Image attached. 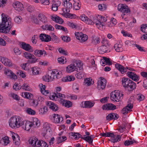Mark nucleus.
Returning <instances> with one entry per match:
<instances>
[{"mask_svg":"<svg viewBox=\"0 0 147 147\" xmlns=\"http://www.w3.org/2000/svg\"><path fill=\"white\" fill-rule=\"evenodd\" d=\"M13 5L15 9L18 11H22L24 8L23 5L19 1L15 2Z\"/></svg>","mask_w":147,"mask_h":147,"instance_id":"15","label":"nucleus"},{"mask_svg":"<svg viewBox=\"0 0 147 147\" xmlns=\"http://www.w3.org/2000/svg\"><path fill=\"white\" fill-rule=\"evenodd\" d=\"M11 96L16 100H19L20 98L18 96L14 93H11Z\"/></svg>","mask_w":147,"mask_h":147,"instance_id":"64","label":"nucleus"},{"mask_svg":"<svg viewBox=\"0 0 147 147\" xmlns=\"http://www.w3.org/2000/svg\"><path fill=\"white\" fill-rule=\"evenodd\" d=\"M75 35L76 36V38L77 39L81 40L82 42H85L88 39V36L81 32H76L75 33Z\"/></svg>","mask_w":147,"mask_h":147,"instance_id":"9","label":"nucleus"},{"mask_svg":"<svg viewBox=\"0 0 147 147\" xmlns=\"http://www.w3.org/2000/svg\"><path fill=\"white\" fill-rule=\"evenodd\" d=\"M40 144L41 147H48V145L47 144V143L42 140H40Z\"/></svg>","mask_w":147,"mask_h":147,"instance_id":"63","label":"nucleus"},{"mask_svg":"<svg viewBox=\"0 0 147 147\" xmlns=\"http://www.w3.org/2000/svg\"><path fill=\"white\" fill-rule=\"evenodd\" d=\"M70 135L72 136L75 137L76 140H78L79 138L82 139L83 137L79 133H75L71 132L70 133Z\"/></svg>","mask_w":147,"mask_h":147,"instance_id":"32","label":"nucleus"},{"mask_svg":"<svg viewBox=\"0 0 147 147\" xmlns=\"http://www.w3.org/2000/svg\"><path fill=\"white\" fill-rule=\"evenodd\" d=\"M62 9L63 13L62 14L66 18L68 17L70 18H73L72 16L74 15L73 14L69 13H68L69 12H65V11L64 10V9L63 8Z\"/></svg>","mask_w":147,"mask_h":147,"instance_id":"41","label":"nucleus"},{"mask_svg":"<svg viewBox=\"0 0 147 147\" xmlns=\"http://www.w3.org/2000/svg\"><path fill=\"white\" fill-rule=\"evenodd\" d=\"M85 135H84V137L82 138V139L85 140L87 142H88L89 144H91L92 142V140L91 139L90 136H88L86 137H85Z\"/></svg>","mask_w":147,"mask_h":147,"instance_id":"42","label":"nucleus"},{"mask_svg":"<svg viewBox=\"0 0 147 147\" xmlns=\"http://www.w3.org/2000/svg\"><path fill=\"white\" fill-rule=\"evenodd\" d=\"M98 9L99 10L103 11L106 9V6L105 4H99L98 5Z\"/></svg>","mask_w":147,"mask_h":147,"instance_id":"52","label":"nucleus"},{"mask_svg":"<svg viewBox=\"0 0 147 147\" xmlns=\"http://www.w3.org/2000/svg\"><path fill=\"white\" fill-rule=\"evenodd\" d=\"M92 22H93L92 25H93L94 24H95L96 26L100 30L101 29V27H102L104 26V24H102V23L100 21V19L99 20L96 19H94Z\"/></svg>","mask_w":147,"mask_h":147,"instance_id":"23","label":"nucleus"},{"mask_svg":"<svg viewBox=\"0 0 147 147\" xmlns=\"http://www.w3.org/2000/svg\"><path fill=\"white\" fill-rule=\"evenodd\" d=\"M22 17L20 16H16L14 19L15 22L18 24H20L22 22Z\"/></svg>","mask_w":147,"mask_h":147,"instance_id":"46","label":"nucleus"},{"mask_svg":"<svg viewBox=\"0 0 147 147\" xmlns=\"http://www.w3.org/2000/svg\"><path fill=\"white\" fill-rule=\"evenodd\" d=\"M24 57L29 60L28 62L29 63H34L37 61L38 59L34 55L28 52H25L24 53Z\"/></svg>","mask_w":147,"mask_h":147,"instance_id":"5","label":"nucleus"},{"mask_svg":"<svg viewBox=\"0 0 147 147\" xmlns=\"http://www.w3.org/2000/svg\"><path fill=\"white\" fill-rule=\"evenodd\" d=\"M38 18L42 23V24H46L48 22L47 17L42 13H40L38 14Z\"/></svg>","mask_w":147,"mask_h":147,"instance_id":"17","label":"nucleus"},{"mask_svg":"<svg viewBox=\"0 0 147 147\" xmlns=\"http://www.w3.org/2000/svg\"><path fill=\"white\" fill-rule=\"evenodd\" d=\"M131 81V80L127 78H122L121 82L123 87L125 89Z\"/></svg>","mask_w":147,"mask_h":147,"instance_id":"24","label":"nucleus"},{"mask_svg":"<svg viewBox=\"0 0 147 147\" xmlns=\"http://www.w3.org/2000/svg\"><path fill=\"white\" fill-rule=\"evenodd\" d=\"M43 127L42 134L43 136H45L47 134L50 133L51 129L50 127V125L47 123H44L43 125Z\"/></svg>","mask_w":147,"mask_h":147,"instance_id":"12","label":"nucleus"},{"mask_svg":"<svg viewBox=\"0 0 147 147\" xmlns=\"http://www.w3.org/2000/svg\"><path fill=\"white\" fill-rule=\"evenodd\" d=\"M145 97L141 94H138L137 95V99L139 101H141L144 99Z\"/></svg>","mask_w":147,"mask_h":147,"instance_id":"49","label":"nucleus"},{"mask_svg":"<svg viewBox=\"0 0 147 147\" xmlns=\"http://www.w3.org/2000/svg\"><path fill=\"white\" fill-rule=\"evenodd\" d=\"M32 74L33 75H36L38 74L39 71L38 69L36 67H33L31 68Z\"/></svg>","mask_w":147,"mask_h":147,"instance_id":"47","label":"nucleus"},{"mask_svg":"<svg viewBox=\"0 0 147 147\" xmlns=\"http://www.w3.org/2000/svg\"><path fill=\"white\" fill-rule=\"evenodd\" d=\"M141 31L144 33H147V24H142L141 25Z\"/></svg>","mask_w":147,"mask_h":147,"instance_id":"40","label":"nucleus"},{"mask_svg":"<svg viewBox=\"0 0 147 147\" xmlns=\"http://www.w3.org/2000/svg\"><path fill=\"white\" fill-rule=\"evenodd\" d=\"M24 98L29 99H31L33 97V95L31 93L27 92L24 93Z\"/></svg>","mask_w":147,"mask_h":147,"instance_id":"43","label":"nucleus"},{"mask_svg":"<svg viewBox=\"0 0 147 147\" xmlns=\"http://www.w3.org/2000/svg\"><path fill=\"white\" fill-rule=\"evenodd\" d=\"M94 105L93 103L90 101H85V107L87 108H91Z\"/></svg>","mask_w":147,"mask_h":147,"instance_id":"45","label":"nucleus"},{"mask_svg":"<svg viewBox=\"0 0 147 147\" xmlns=\"http://www.w3.org/2000/svg\"><path fill=\"white\" fill-rule=\"evenodd\" d=\"M133 107L132 104L131 103L128 104L123 109L121 113L124 115L127 114L128 113V111L130 110V109H131Z\"/></svg>","mask_w":147,"mask_h":147,"instance_id":"21","label":"nucleus"},{"mask_svg":"<svg viewBox=\"0 0 147 147\" xmlns=\"http://www.w3.org/2000/svg\"><path fill=\"white\" fill-rule=\"evenodd\" d=\"M84 83L87 84L88 86H90L93 84V81L90 78H87L84 80Z\"/></svg>","mask_w":147,"mask_h":147,"instance_id":"39","label":"nucleus"},{"mask_svg":"<svg viewBox=\"0 0 147 147\" xmlns=\"http://www.w3.org/2000/svg\"><path fill=\"white\" fill-rule=\"evenodd\" d=\"M52 121L56 123H58L63 121V118L61 115L57 114H54L50 116Z\"/></svg>","mask_w":147,"mask_h":147,"instance_id":"8","label":"nucleus"},{"mask_svg":"<svg viewBox=\"0 0 147 147\" xmlns=\"http://www.w3.org/2000/svg\"><path fill=\"white\" fill-rule=\"evenodd\" d=\"M42 79L44 81L49 82L53 80L51 76H49V75H46L42 77Z\"/></svg>","mask_w":147,"mask_h":147,"instance_id":"37","label":"nucleus"},{"mask_svg":"<svg viewBox=\"0 0 147 147\" xmlns=\"http://www.w3.org/2000/svg\"><path fill=\"white\" fill-rule=\"evenodd\" d=\"M51 39H52L51 40L55 43H57L59 42V38H57L55 35H54Z\"/></svg>","mask_w":147,"mask_h":147,"instance_id":"60","label":"nucleus"},{"mask_svg":"<svg viewBox=\"0 0 147 147\" xmlns=\"http://www.w3.org/2000/svg\"><path fill=\"white\" fill-rule=\"evenodd\" d=\"M117 9L119 11L122 13L123 15L130 12V10L128 6L126 4H121L118 5Z\"/></svg>","mask_w":147,"mask_h":147,"instance_id":"6","label":"nucleus"},{"mask_svg":"<svg viewBox=\"0 0 147 147\" xmlns=\"http://www.w3.org/2000/svg\"><path fill=\"white\" fill-rule=\"evenodd\" d=\"M57 96L58 97V98H59L60 99V100L61 99H63V98H65V96L64 94H62L59 93L57 92Z\"/></svg>","mask_w":147,"mask_h":147,"instance_id":"58","label":"nucleus"},{"mask_svg":"<svg viewBox=\"0 0 147 147\" xmlns=\"http://www.w3.org/2000/svg\"><path fill=\"white\" fill-rule=\"evenodd\" d=\"M12 72L10 70L8 69L5 70L4 71L5 74L7 75V76L10 77L11 75Z\"/></svg>","mask_w":147,"mask_h":147,"instance_id":"57","label":"nucleus"},{"mask_svg":"<svg viewBox=\"0 0 147 147\" xmlns=\"http://www.w3.org/2000/svg\"><path fill=\"white\" fill-rule=\"evenodd\" d=\"M106 80L104 78H101L100 81H98L97 83V87L98 90H103L105 87Z\"/></svg>","mask_w":147,"mask_h":147,"instance_id":"10","label":"nucleus"},{"mask_svg":"<svg viewBox=\"0 0 147 147\" xmlns=\"http://www.w3.org/2000/svg\"><path fill=\"white\" fill-rule=\"evenodd\" d=\"M58 62L60 63L64 64L67 62V60L66 58L64 57H61L59 58L58 59Z\"/></svg>","mask_w":147,"mask_h":147,"instance_id":"44","label":"nucleus"},{"mask_svg":"<svg viewBox=\"0 0 147 147\" xmlns=\"http://www.w3.org/2000/svg\"><path fill=\"white\" fill-rule=\"evenodd\" d=\"M103 61H105L108 65H110L112 64V63L110 61L109 58L105 57H103Z\"/></svg>","mask_w":147,"mask_h":147,"instance_id":"48","label":"nucleus"},{"mask_svg":"<svg viewBox=\"0 0 147 147\" xmlns=\"http://www.w3.org/2000/svg\"><path fill=\"white\" fill-rule=\"evenodd\" d=\"M115 67L120 71L122 74H123L127 72L126 68L119 63H116L115 65Z\"/></svg>","mask_w":147,"mask_h":147,"instance_id":"22","label":"nucleus"},{"mask_svg":"<svg viewBox=\"0 0 147 147\" xmlns=\"http://www.w3.org/2000/svg\"><path fill=\"white\" fill-rule=\"evenodd\" d=\"M2 23L0 24V32L8 33L13 25L11 18L5 14H1Z\"/></svg>","mask_w":147,"mask_h":147,"instance_id":"1","label":"nucleus"},{"mask_svg":"<svg viewBox=\"0 0 147 147\" xmlns=\"http://www.w3.org/2000/svg\"><path fill=\"white\" fill-rule=\"evenodd\" d=\"M114 48L117 52H121L123 51L122 46L121 44H116L114 45Z\"/></svg>","mask_w":147,"mask_h":147,"instance_id":"34","label":"nucleus"},{"mask_svg":"<svg viewBox=\"0 0 147 147\" xmlns=\"http://www.w3.org/2000/svg\"><path fill=\"white\" fill-rule=\"evenodd\" d=\"M62 40L66 42H68L70 40V38L67 36H61Z\"/></svg>","mask_w":147,"mask_h":147,"instance_id":"55","label":"nucleus"},{"mask_svg":"<svg viewBox=\"0 0 147 147\" xmlns=\"http://www.w3.org/2000/svg\"><path fill=\"white\" fill-rule=\"evenodd\" d=\"M57 93H52L51 94L50 96V98L52 100H56L58 98V97L57 96Z\"/></svg>","mask_w":147,"mask_h":147,"instance_id":"50","label":"nucleus"},{"mask_svg":"<svg viewBox=\"0 0 147 147\" xmlns=\"http://www.w3.org/2000/svg\"><path fill=\"white\" fill-rule=\"evenodd\" d=\"M136 84L131 80L125 89L127 90L128 91H131L135 89L136 88Z\"/></svg>","mask_w":147,"mask_h":147,"instance_id":"19","label":"nucleus"},{"mask_svg":"<svg viewBox=\"0 0 147 147\" xmlns=\"http://www.w3.org/2000/svg\"><path fill=\"white\" fill-rule=\"evenodd\" d=\"M127 76L132 80L137 82L139 80V77L132 71H128L127 73Z\"/></svg>","mask_w":147,"mask_h":147,"instance_id":"13","label":"nucleus"},{"mask_svg":"<svg viewBox=\"0 0 147 147\" xmlns=\"http://www.w3.org/2000/svg\"><path fill=\"white\" fill-rule=\"evenodd\" d=\"M74 3L73 4L74 8L76 10H78L80 9L81 5L79 3V0H73Z\"/></svg>","mask_w":147,"mask_h":147,"instance_id":"29","label":"nucleus"},{"mask_svg":"<svg viewBox=\"0 0 147 147\" xmlns=\"http://www.w3.org/2000/svg\"><path fill=\"white\" fill-rule=\"evenodd\" d=\"M61 103L65 107L68 108L71 107L72 105V103L71 102L65 100L61 99Z\"/></svg>","mask_w":147,"mask_h":147,"instance_id":"26","label":"nucleus"},{"mask_svg":"<svg viewBox=\"0 0 147 147\" xmlns=\"http://www.w3.org/2000/svg\"><path fill=\"white\" fill-rule=\"evenodd\" d=\"M121 138V136L119 135H118L117 136L114 135V137L111 138L109 140L111 142L115 143L120 141Z\"/></svg>","mask_w":147,"mask_h":147,"instance_id":"25","label":"nucleus"},{"mask_svg":"<svg viewBox=\"0 0 147 147\" xmlns=\"http://www.w3.org/2000/svg\"><path fill=\"white\" fill-rule=\"evenodd\" d=\"M63 3V5L65 7L66 12H69L70 9L72 8V4L73 2V0H62Z\"/></svg>","mask_w":147,"mask_h":147,"instance_id":"7","label":"nucleus"},{"mask_svg":"<svg viewBox=\"0 0 147 147\" xmlns=\"http://www.w3.org/2000/svg\"><path fill=\"white\" fill-rule=\"evenodd\" d=\"M1 141V143H2L4 146H6L9 142V138L7 136L3 137Z\"/></svg>","mask_w":147,"mask_h":147,"instance_id":"31","label":"nucleus"},{"mask_svg":"<svg viewBox=\"0 0 147 147\" xmlns=\"http://www.w3.org/2000/svg\"><path fill=\"white\" fill-rule=\"evenodd\" d=\"M134 142L133 141L126 140L124 142V144L125 146H129L131 144H132Z\"/></svg>","mask_w":147,"mask_h":147,"instance_id":"62","label":"nucleus"},{"mask_svg":"<svg viewBox=\"0 0 147 147\" xmlns=\"http://www.w3.org/2000/svg\"><path fill=\"white\" fill-rule=\"evenodd\" d=\"M22 89L26 91H30L32 90L29 84L26 83H24L22 85Z\"/></svg>","mask_w":147,"mask_h":147,"instance_id":"38","label":"nucleus"},{"mask_svg":"<svg viewBox=\"0 0 147 147\" xmlns=\"http://www.w3.org/2000/svg\"><path fill=\"white\" fill-rule=\"evenodd\" d=\"M100 135L103 137H111V138H112L114 137V134L113 133L109 132L105 133H102L100 134Z\"/></svg>","mask_w":147,"mask_h":147,"instance_id":"33","label":"nucleus"},{"mask_svg":"<svg viewBox=\"0 0 147 147\" xmlns=\"http://www.w3.org/2000/svg\"><path fill=\"white\" fill-rule=\"evenodd\" d=\"M58 72V71L56 69H53L52 71L51 76H52V78L53 79V80L55 79V78Z\"/></svg>","mask_w":147,"mask_h":147,"instance_id":"51","label":"nucleus"},{"mask_svg":"<svg viewBox=\"0 0 147 147\" xmlns=\"http://www.w3.org/2000/svg\"><path fill=\"white\" fill-rule=\"evenodd\" d=\"M102 109L103 110H113L116 109V107L113 104L109 103L103 105L102 106Z\"/></svg>","mask_w":147,"mask_h":147,"instance_id":"14","label":"nucleus"},{"mask_svg":"<svg viewBox=\"0 0 147 147\" xmlns=\"http://www.w3.org/2000/svg\"><path fill=\"white\" fill-rule=\"evenodd\" d=\"M55 22L59 24H61L63 22V21L61 18L57 16Z\"/></svg>","mask_w":147,"mask_h":147,"instance_id":"59","label":"nucleus"},{"mask_svg":"<svg viewBox=\"0 0 147 147\" xmlns=\"http://www.w3.org/2000/svg\"><path fill=\"white\" fill-rule=\"evenodd\" d=\"M101 42L103 45L99 48V51L102 54L107 52L110 49V46L106 40H103Z\"/></svg>","mask_w":147,"mask_h":147,"instance_id":"4","label":"nucleus"},{"mask_svg":"<svg viewBox=\"0 0 147 147\" xmlns=\"http://www.w3.org/2000/svg\"><path fill=\"white\" fill-rule=\"evenodd\" d=\"M46 105L48 106L50 109L54 111H56L58 110V106L52 102H47L46 103Z\"/></svg>","mask_w":147,"mask_h":147,"instance_id":"16","label":"nucleus"},{"mask_svg":"<svg viewBox=\"0 0 147 147\" xmlns=\"http://www.w3.org/2000/svg\"><path fill=\"white\" fill-rule=\"evenodd\" d=\"M58 51L60 53L63 54L65 55H67L68 53L67 51L61 48H60L59 49Z\"/></svg>","mask_w":147,"mask_h":147,"instance_id":"56","label":"nucleus"},{"mask_svg":"<svg viewBox=\"0 0 147 147\" xmlns=\"http://www.w3.org/2000/svg\"><path fill=\"white\" fill-rule=\"evenodd\" d=\"M110 97L111 100L114 101L118 102L119 101V99L117 98L115 91L111 93Z\"/></svg>","mask_w":147,"mask_h":147,"instance_id":"35","label":"nucleus"},{"mask_svg":"<svg viewBox=\"0 0 147 147\" xmlns=\"http://www.w3.org/2000/svg\"><path fill=\"white\" fill-rule=\"evenodd\" d=\"M21 44V47L22 49L28 51H31L30 50L32 49V47L29 44L24 42H22Z\"/></svg>","mask_w":147,"mask_h":147,"instance_id":"20","label":"nucleus"},{"mask_svg":"<svg viewBox=\"0 0 147 147\" xmlns=\"http://www.w3.org/2000/svg\"><path fill=\"white\" fill-rule=\"evenodd\" d=\"M114 113H111L109 114L106 117V119L107 120L110 121L112 119H114Z\"/></svg>","mask_w":147,"mask_h":147,"instance_id":"53","label":"nucleus"},{"mask_svg":"<svg viewBox=\"0 0 147 147\" xmlns=\"http://www.w3.org/2000/svg\"><path fill=\"white\" fill-rule=\"evenodd\" d=\"M82 64L80 61L76 60L73 63L67 66L66 67V71L68 73H71L76 71L82 70Z\"/></svg>","mask_w":147,"mask_h":147,"instance_id":"2","label":"nucleus"},{"mask_svg":"<svg viewBox=\"0 0 147 147\" xmlns=\"http://www.w3.org/2000/svg\"><path fill=\"white\" fill-rule=\"evenodd\" d=\"M27 113L29 114L34 115L35 113V111L30 108H27L26 110Z\"/></svg>","mask_w":147,"mask_h":147,"instance_id":"54","label":"nucleus"},{"mask_svg":"<svg viewBox=\"0 0 147 147\" xmlns=\"http://www.w3.org/2000/svg\"><path fill=\"white\" fill-rule=\"evenodd\" d=\"M22 119L21 117L16 115L13 116L9 120V126L12 128H19L22 125Z\"/></svg>","mask_w":147,"mask_h":147,"instance_id":"3","label":"nucleus"},{"mask_svg":"<svg viewBox=\"0 0 147 147\" xmlns=\"http://www.w3.org/2000/svg\"><path fill=\"white\" fill-rule=\"evenodd\" d=\"M38 139L35 137H32L28 140L29 144L32 145L34 147L36 146V143Z\"/></svg>","mask_w":147,"mask_h":147,"instance_id":"27","label":"nucleus"},{"mask_svg":"<svg viewBox=\"0 0 147 147\" xmlns=\"http://www.w3.org/2000/svg\"><path fill=\"white\" fill-rule=\"evenodd\" d=\"M6 1L7 0H0V7L3 8L4 7Z\"/></svg>","mask_w":147,"mask_h":147,"instance_id":"61","label":"nucleus"},{"mask_svg":"<svg viewBox=\"0 0 147 147\" xmlns=\"http://www.w3.org/2000/svg\"><path fill=\"white\" fill-rule=\"evenodd\" d=\"M22 128L28 131L32 126L31 122L30 121H22Z\"/></svg>","mask_w":147,"mask_h":147,"instance_id":"11","label":"nucleus"},{"mask_svg":"<svg viewBox=\"0 0 147 147\" xmlns=\"http://www.w3.org/2000/svg\"><path fill=\"white\" fill-rule=\"evenodd\" d=\"M40 39L42 41L45 42H48L51 41V38L50 35L45 34H41L40 36Z\"/></svg>","mask_w":147,"mask_h":147,"instance_id":"18","label":"nucleus"},{"mask_svg":"<svg viewBox=\"0 0 147 147\" xmlns=\"http://www.w3.org/2000/svg\"><path fill=\"white\" fill-rule=\"evenodd\" d=\"M74 79V77L72 76H67L63 78L62 80L63 82H67L73 81Z\"/></svg>","mask_w":147,"mask_h":147,"instance_id":"30","label":"nucleus"},{"mask_svg":"<svg viewBox=\"0 0 147 147\" xmlns=\"http://www.w3.org/2000/svg\"><path fill=\"white\" fill-rule=\"evenodd\" d=\"M61 2L59 1H57V3H55L52 4V10L55 11H57L59 5H60Z\"/></svg>","mask_w":147,"mask_h":147,"instance_id":"36","label":"nucleus"},{"mask_svg":"<svg viewBox=\"0 0 147 147\" xmlns=\"http://www.w3.org/2000/svg\"><path fill=\"white\" fill-rule=\"evenodd\" d=\"M41 28L43 30L53 31L54 30V28L51 25L47 24H44L42 25Z\"/></svg>","mask_w":147,"mask_h":147,"instance_id":"28","label":"nucleus"}]
</instances>
